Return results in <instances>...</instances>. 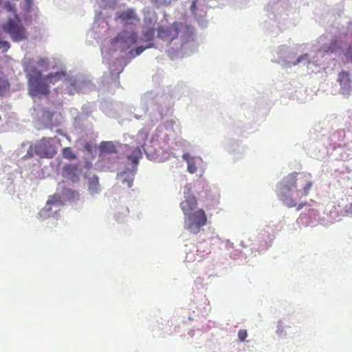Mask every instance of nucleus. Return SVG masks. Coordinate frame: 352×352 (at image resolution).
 <instances>
[{
  "instance_id": "5701e85b",
  "label": "nucleus",
  "mask_w": 352,
  "mask_h": 352,
  "mask_svg": "<svg viewBox=\"0 0 352 352\" xmlns=\"http://www.w3.org/2000/svg\"><path fill=\"white\" fill-rule=\"evenodd\" d=\"M69 76V74H67L65 71L61 70L56 72L49 73L47 75H44V77L47 81V83H52L54 84L60 80L64 79L65 84L67 87V79Z\"/></svg>"
},
{
  "instance_id": "9b49d317",
  "label": "nucleus",
  "mask_w": 352,
  "mask_h": 352,
  "mask_svg": "<svg viewBox=\"0 0 352 352\" xmlns=\"http://www.w3.org/2000/svg\"><path fill=\"white\" fill-rule=\"evenodd\" d=\"M30 94L32 96H46L50 93L49 86L43 74H26Z\"/></svg>"
},
{
  "instance_id": "6ab92c4d",
  "label": "nucleus",
  "mask_w": 352,
  "mask_h": 352,
  "mask_svg": "<svg viewBox=\"0 0 352 352\" xmlns=\"http://www.w3.org/2000/svg\"><path fill=\"white\" fill-rule=\"evenodd\" d=\"M199 0H193L190 6V11L197 20L199 25L201 28H206L208 26V21L205 18L206 12L203 9H199L201 5L198 3Z\"/></svg>"
},
{
  "instance_id": "37998d69",
  "label": "nucleus",
  "mask_w": 352,
  "mask_h": 352,
  "mask_svg": "<svg viewBox=\"0 0 352 352\" xmlns=\"http://www.w3.org/2000/svg\"><path fill=\"white\" fill-rule=\"evenodd\" d=\"M56 133H59V134H62V131L61 129H57L56 131Z\"/></svg>"
},
{
  "instance_id": "49530a36",
  "label": "nucleus",
  "mask_w": 352,
  "mask_h": 352,
  "mask_svg": "<svg viewBox=\"0 0 352 352\" xmlns=\"http://www.w3.org/2000/svg\"><path fill=\"white\" fill-rule=\"evenodd\" d=\"M28 144V142H23V143L22 144V146H26Z\"/></svg>"
},
{
  "instance_id": "58836bf2",
  "label": "nucleus",
  "mask_w": 352,
  "mask_h": 352,
  "mask_svg": "<svg viewBox=\"0 0 352 352\" xmlns=\"http://www.w3.org/2000/svg\"><path fill=\"white\" fill-rule=\"evenodd\" d=\"M182 158L184 161L186 162V163H188L195 160V158L192 157L188 153H184L182 155Z\"/></svg>"
},
{
  "instance_id": "a878e982",
  "label": "nucleus",
  "mask_w": 352,
  "mask_h": 352,
  "mask_svg": "<svg viewBox=\"0 0 352 352\" xmlns=\"http://www.w3.org/2000/svg\"><path fill=\"white\" fill-rule=\"evenodd\" d=\"M144 27L155 28L157 23V17L154 12H148L144 14Z\"/></svg>"
},
{
  "instance_id": "1a4fd4ad",
  "label": "nucleus",
  "mask_w": 352,
  "mask_h": 352,
  "mask_svg": "<svg viewBox=\"0 0 352 352\" xmlns=\"http://www.w3.org/2000/svg\"><path fill=\"white\" fill-rule=\"evenodd\" d=\"M63 121L60 112L51 110L49 107H43L38 111L37 118L33 122L34 127L37 130L52 129L60 126Z\"/></svg>"
},
{
  "instance_id": "6e6552de",
  "label": "nucleus",
  "mask_w": 352,
  "mask_h": 352,
  "mask_svg": "<svg viewBox=\"0 0 352 352\" xmlns=\"http://www.w3.org/2000/svg\"><path fill=\"white\" fill-rule=\"evenodd\" d=\"M142 157V152L140 147H136L132 153L127 156L128 164L125 168L118 172L116 176L123 184H126L128 188L132 187L135 175L137 173L140 160Z\"/></svg>"
},
{
  "instance_id": "39448f33",
  "label": "nucleus",
  "mask_w": 352,
  "mask_h": 352,
  "mask_svg": "<svg viewBox=\"0 0 352 352\" xmlns=\"http://www.w3.org/2000/svg\"><path fill=\"white\" fill-rule=\"evenodd\" d=\"M184 198L180 207L185 215L184 227L191 233L197 234L206 223V213L202 209H197V200L187 186L184 189Z\"/></svg>"
},
{
  "instance_id": "2eb2a0df",
  "label": "nucleus",
  "mask_w": 352,
  "mask_h": 352,
  "mask_svg": "<svg viewBox=\"0 0 352 352\" xmlns=\"http://www.w3.org/2000/svg\"><path fill=\"white\" fill-rule=\"evenodd\" d=\"M21 15L25 25H29L37 16V8L34 7L33 0H21Z\"/></svg>"
},
{
  "instance_id": "7c9ffc66",
  "label": "nucleus",
  "mask_w": 352,
  "mask_h": 352,
  "mask_svg": "<svg viewBox=\"0 0 352 352\" xmlns=\"http://www.w3.org/2000/svg\"><path fill=\"white\" fill-rule=\"evenodd\" d=\"M85 150L88 153L91 157H94L97 153L96 146L90 143H87L85 146Z\"/></svg>"
},
{
  "instance_id": "f257e3e1",
  "label": "nucleus",
  "mask_w": 352,
  "mask_h": 352,
  "mask_svg": "<svg viewBox=\"0 0 352 352\" xmlns=\"http://www.w3.org/2000/svg\"><path fill=\"white\" fill-rule=\"evenodd\" d=\"M157 37L167 42V50L171 59L189 56L197 50L195 28L187 23L175 22L169 25H158L157 28L143 27L142 36L146 46L131 48L137 41V35L133 30L122 31L113 38L110 45L101 49L103 62L109 65L113 80H116L124 67L134 58L141 54L146 49L154 47L152 41L155 30Z\"/></svg>"
},
{
  "instance_id": "a211bd4d",
  "label": "nucleus",
  "mask_w": 352,
  "mask_h": 352,
  "mask_svg": "<svg viewBox=\"0 0 352 352\" xmlns=\"http://www.w3.org/2000/svg\"><path fill=\"white\" fill-rule=\"evenodd\" d=\"M115 19L119 21L123 25H132L139 21L138 16L133 8L116 12Z\"/></svg>"
},
{
  "instance_id": "c9c22d12",
  "label": "nucleus",
  "mask_w": 352,
  "mask_h": 352,
  "mask_svg": "<svg viewBox=\"0 0 352 352\" xmlns=\"http://www.w3.org/2000/svg\"><path fill=\"white\" fill-rule=\"evenodd\" d=\"M247 331L245 329H240L238 332V338L241 342H243L247 338Z\"/></svg>"
},
{
  "instance_id": "423d86ee",
  "label": "nucleus",
  "mask_w": 352,
  "mask_h": 352,
  "mask_svg": "<svg viewBox=\"0 0 352 352\" xmlns=\"http://www.w3.org/2000/svg\"><path fill=\"white\" fill-rule=\"evenodd\" d=\"M78 197L79 193L75 190L64 188L60 190L58 188L56 192L50 197L45 206L39 212L38 215L43 219L48 217L58 219L60 217L58 212L65 202L75 201L78 199Z\"/></svg>"
},
{
  "instance_id": "4be33fe9",
  "label": "nucleus",
  "mask_w": 352,
  "mask_h": 352,
  "mask_svg": "<svg viewBox=\"0 0 352 352\" xmlns=\"http://www.w3.org/2000/svg\"><path fill=\"white\" fill-rule=\"evenodd\" d=\"M287 5V3L285 0H278L271 6L272 14L274 15L275 21H278V23L280 19H286L287 14H283L282 12L285 10V6Z\"/></svg>"
},
{
  "instance_id": "393cba45",
  "label": "nucleus",
  "mask_w": 352,
  "mask_h": 352,
  "mask_svg": "<svg viewBox=\"0 0 352 352\" xmlns=\"http://www.w3.org/2000/svg\"><path fill=\"white\" fill-rule=\"evenodd\" d=\"M92 112V108L89 104H84L82 107V114L76 117L74 120V124L76 126L81 127V122L83 120L84 117L87 118Z\"/></svg>"
},
{
  "instance_id": "412c9836",
  "label": "nucleus",
  "mask_w": 352,
  "mask_h": 352,
  "mask_svg": "<svg viewBox=\"0 0 352 352\" xmlns=\"http://www.w3.org/2000/svg\"><path fill=\"white\" fill-rule=\"evenodd\" d=\"M98 150V157L101 161L104 160L108 155L116 154L118 153L115 144L111 141H102L100 142Z\"/></svg>"
},
{
  "instance_id": "f3484780",
  "label": "nucleus",
  "mask_w": 352,
  "mask_h": 352,
  "mask_svg": "<svg viewBox=\"0 0 352 352\" xmlns=\"http://www.w3.org/2000/svg\"><path fill=\"white\" fill-rule=\"evenodd\" d=\"M225 148L236 160L243 158L247 151V147L241 142L235 140H227L225 143Z\"/></svg>"
},
{
  "instance_id": "a18cd8bd",
  "label": "nucleus",
  "mask_w": 352,
  "mask_h": 352,
  "mask_svg": "<svg viewBox=\"0 0 352 352\" xmlns=\"http://www.w3.org/2000/svg\"><path fill=\"white\" fill-rule=\"evenodd\" d=\"M270 15H272V17L271 16H269V18L275 20V19L274 18V15L272 14V12L270 13Z\"/></svg>"
},
{
  "instance_id": "9d476101",
  "label": "nucleus",
  "mask_w": 352,
  "mask_h": 352,
  "mask_svg": "<svg viewBox=\"0 0 352 352\" xmlns=\"http://www.w3.org/2000/svg\"><path fill=\"white\" fill-rule=\"evenodd\" d=\"M95 89L96 85L90 76L84 74L69 75L67 79V87L64 89V94L71 96L76 93L89 92Z\"/></svg>"
},
{
  "instance_id": "79ce46f5",
  "label": "nucleus",
  "mask_w": 352,
  "mask_h": 352,
  "mask_svg": "<svg viewBox=\"0 0 352 352\" xmlns=\"http://www.w3.org/2000/svg\"><path fill=\"white\" fill-rule=\"evenodd\" d=\"M91 166H92L91 162H88V161H86V162H85V167H86L87 168H88V169H89V168H90L91 167Z\"/></svg>"
},
{
  "instance_id": "c756f323",
  "label": "nucleus",
  "mask_w": 352,
  "mask_h": 352,
  "mask_svg": "<svg viewBox=\"0 0 352 352\" xmlns=\"http://www.w3.org/2000/svg\"><path fill=\"white\" fill-rule=\"evenodd\" d=\"M62 155L63 158L70 161L76 158V155L74 153L71 147H65L62 150Z\"/></svg>"
},
{
  "instance_id": "4468645a",
  "label": "nucleus",
  "mask_w": 352,
  "mask_h": 352,
  "mask_svg": "<svg viewBox=\"0 0 352 352\" xmlns=\"http://www.w3.org/2000/svg\"><path fill=\"white\" fill-rule=\"evenodd\" d=\"M340 86L339 93L347 97L352 91V71L350 72L342 71L339 73L337 78V85Z\"/></svg>"
},
{
  "instance_id": "72a5a7b5",
  "label": "nucleus",
  "mask_w": 352,
  "mask_h": 352,
  "mask_svg": "<svg viewBox=\"0 0 352 352\" xmlns=\"http://www.w3.org/2000/svg\"><path fill=\"white\" fill-rule=\"evenodd\" d=\"M34 153H34V145L33 146L32 144H30L27 151L26 154L21 157V160H27L31 159L34 156Z\"/></svg>"
},
{
  "instance_id": "f704fd0d",
  "label": "nucleus",
  "mask_w": 352,
  "mask_h": 352,
  "mask_svg": "<svg viewBox=\"0 0 352 352\" xmlns=\"http://www.w3.org/2000/svg\"><path fill=\"white\" fill-rule=\"evenodd\" d=\"M187 170L191 173V174H193L196 172L197 170V166L195 165V160L193 161H191L188 163H187Z\"/></svg>"
},
{
  "instance_id": "c03bdc74",
  "label": "nucleus",
  "mask_w": 352,
  "mask_h": 352,
  "mask_svg": "<svg viewBox=\"0 0 352 352\" xmlns=\"http://www.w3.org/2000/svg\"><path fill=\"white\" fill-rule=\"evenodd\" d=\"M270 15H272V17L271 16H269V18L275 20V19L274 18V15L272 14V12L270 13Z\"/></svg>"
},
{
  "instance_id": "ea45409f",
  "label": "nucleus",
  "mask_w": 352,
  "mask_h": 352,
  "mask_svg": "<svg viewBox=\"0 0 352 352\" xmlns=\"http://www.w3.org/2000/svg\"><path fill=\"white\" fill-rule=\"evenodd\" d=\"M166 0H151V3L156 7H159L166 2Z\"/></svg>"
},
{
  "instance_id": "e433bc0d",
  "label": "nucleus",
  "mask_w": 352,
  "mask_h": 352,
  "mask_svg": "<svg viewBox=\"0 0 352 352\" xmlns=\"http://www.w3.org/2000/svg\"><path fill=\"white\" fill-rule=\"evenodd\" d=\"M10 45L8 41L0 39V50H2L3 51H7L10 49Z\"/></svg>"
},
{
  "instance_id": "0eeeda50",
  "label": "nucleus",
  "mask_w": 352,
  "mask_h": 352,
  "mask_svg": "<svg viewBox=\"0 0 352 352\" xmlns=\"http://www.w3.org/2000/svg\"><path fill=\"white\" fill-rule=\"evenodd\" d=\"M277 54L278 58L289 66L306 65L307 69L311 72L320 65V58L322 56V52H319L316 56L311 53H305L295 58L294 52L286 45L278 47Z\"/></svg>"
},
{
  "instance_id": "aec40b11",
  "label": "nucleus",
  "mask_w": 352,
  "mask_h": 352,
  "mask_svg": "<svg viewBox=\"0 0 352 352\" xmlns=\"http://www.w3.org/2000/svg\"><path fill=\"white\" fill-rule=\"evenodd\" d=\"M85 179H87V190L91 197L101 192L102 189L97 175L87 173L85 174Z\"/></svg>"
},
{
  "instance_id": "a19ab883",
  "label": "nucleus",
  "mask_w": 352,
  "mask_h": 352,
  "mask_svg": "<svg viewBox=\"0 0 352 352\" xmlns=\"http://www.w3.org/2000/svg\"><path fill=\"white\" fill-rule=\"evenodd\" d=\"M195 283L196 286L200 285L203 288V283H202V280L201 278H197L195 280Z\"/></svg>"
},
{
  "instance_id": "4c0bfd02",
  "label": "nucleus",
  "mask_w": 352,
  "mask_h": 352,
  "mask_svg": "<svg viewBox=\"0 0 352 352\" xmlns=\"http://www.w3.org/2000/svg\"><path fill=\"white\" fill-rule=\"evenodd\" d=\"M344 212L346 216L352 217V204L345 206Z\"/></svg>"
},
{
  "instance_id": "473e14b6",
  "label": "nucleus",
  "mask_w": 352,
  "mask_h": 352,
  "mask_svg": "<svg viewBox=\"0 0 352 352\" xmlns=\"http://www.w3.org/2000/svg\"><path fill=\"white\" fill-rule=\"evenodd\" d=\"M142 148L148 160H153L155 158L153 148L147 147L146 144L142 146Z\"/></svg>"
},
{
  "instance_id": "20e7f679",
  "label": "nucleus",
  "mask_w": 352,
  "mask_h": 352,
  "mask_svg": "<svg viewBox=\"0 0 352 352\" xmlns=\"http://www.w3.org/2000/svg\"><path fill=\"white\" fill-rule=\"evenodd\" d=\"M21 0H0V18L6 20L2 28L15 43L28 38L21 13L19 14L17 11L19 6L21 8Z\"/></svg>"
},
{
  "instance_id": "7ed1b4c3",
  "label": "nucleus",
  "mask_w": 352,
  "mask_h": 352,
  "mask_svg": "<svg viewBox=\"0 0 352 352\" xmlns=\"http://www.w3.org/2000/svg\"><path fill=\"white\" fill-rule=\"evenodd\" d=\"M310 177V174L297 172L285 177L276 186L279 199L289 208L295 206L298 197L307 195L313 186Z\"/></svg>"
},
{
  "instance_id": "c85d7f7f",
  "label": "nucleus",
  "mask_w": 352,
  "mask_h": 352,
  "mask_svg": "<svg viewBox=\"0 0 352 352\" xmlns=\"http://www.w3.org/2000/svg\"><path fill=\"white\" fill-rule=\"evenodd\" d=\"M106 16V13L103 12L102 11H100L98 14H96L94 22V29L96 28V25L98 23H99V26L100 24H102V28L104 27V25H107V22L104 19V17Z\"/></svg>"
},
{
  "instance_id": "bb28decb",
  "label": "nucleus",
  "mask_w": 352,
  "mask_h": 352,
  "mask_svg": "<svg viewBox=\"0 0 352 352\" xmlns=\"http://www.w3.org/2000/svg\"><path fill=\"white\" fill-rule=\"evenodd\" d=\"M10 86L7 76L0 71V96H3L10 89Z\"/></svg>"
},
{
  "instance_id": "cd10ccee",
  "label": "nucleus",
  "mask_w": 352,
  "mask_h": 352,
  "mask_svg": "<svg viewBox=\"0 0 352 352\" xmlns=\"http://www.w3.org/2000/svg\"><path fill=\"white\" fill-rule=\"evenodd\" d=\"M118 0H100V6L104 10L111 9L116 10L117 8Z\"/></svg>"
},
{
  "instance_id": "2f4dec72",
  "label": "nucleus",
  "mask_w": 352,
  "mask_h": 352,
  "mask_svg": "<svg viewBox=\"0 0 352 352\" xmlns=\"http://www.w3.org/2000/svg\"><path fill=\"white\" fill-rule=\"evenodd\" d=\"M316 144H313L310 146V147L308 148V153L310 155L311 157L314 158H319L320 157V150L317 151L316 150Z\"/></svg>"
},
{
  "instance_id": "dca6fc26",
  "label": "nucleus",
  "mask_w": 352,
  "mask_h": 352,
  "mask_svg": "<svg viewBox=\"0 0 352 352\" xmlns=\"http://www.w3.org/2000/svg\"><path fill=\"white\" fill-rule=\"evenodd\" d=\"M82 170L78 164H65L63 166V177L72 183L79 182Z\"/></svg>"
},
{
  "instance_id": "f8f14e48",
  "label": "nucleus",
  "mask_w": 352,
  "mask_h": 352,
  "mask_svg": "<svg viewBox=\"0 0 352 352\" xmlns=\"http://www.w3.org/2000/svg\"><path fill=\"white\" fill-rule=\"evenodd\" d=\"M22 66L25 74H42L50 67L49 59L45 57L36 56L30 58L25 56L22 60Z\"/></svg>"
},
{
  "instance_id": "ddd939ff",
  "label": "nucleus",
  "mask_w": 352,
  "mask_h": 352,
  "mask_svg": "<svg viewBox=\"0 0 352 352\" xmlns=\"http://www.w3.org/2000/svg\"><path fill=\"white\" fill-rule=\"evenodd\" d=\"M34 153L41 158L51 159L56 154V147L53 138H43L34 144Z\"/></svg>"
},
{
  "instance_id": "b1692460",
  "label": "nucleus",
  "mask_w": 352,
  "mask_h": 352,
  "mask_svg": "<svg viewBox=\"0 0 352 352\" xmlns=\"http://www.w3.org/2000/svg\"><path fill=\"white\" fill-rule=\"evenodd\" d=\"M341 48V43L337 41L333 40L328 45H325L324 47H322L320 50L317 51L316 53L311 52L313 56H316L319 52H322V56L320 58V60L321 58L324 56V54L325 52H330V53H334L337 52Z\"/></svg>"
},
{
  "instance_id": "f03ea898",
  "label": "nucleus",
  "mask_w": 352,
  "mask_h": 352,
  "mask_svg": "<svg viewBox=\"0 0 352 352\" xmlns=\"http://www.w3.org/2000/svg\"><path fill=\"white\" fill-rule=\"evenodd\" d=\"M166 96L153 91H148L142 96L141 107H135L133 111H131L137 120L147 118L145 126L139 131V135L142 138H147L150 129L163 118L166 109Z\"/></svg>"
}]
</instances>
